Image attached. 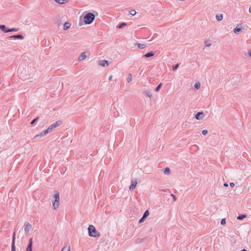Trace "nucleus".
<instances>
[{"label": "nucleus", "mask_w": 251, "mask_h": 251, "mask_svg": "<svg viewBox=\"0 0 251 251\" xmlns=\"http://www.w3.org/2000/svg\"><path fill=\"white\" fill-rule=\"evenodd\" d=\"M249 55L251 57V51L249 53Z\"/></svg>", "instance_id": "c03bdc74"}, {"label": "nucleus", "mask_w": 251, "mask_h": 251, "mask_svg": "<svg viewBox=\"0 0 251 251\" xmlns=\"http://www.w3.org/2000/svg\"><path fill=\"white\" fill-rule=\"evenodd\" d=\"M226 223V220L225 218H223L222 219L221 221V224L222 225H225Z\"/></svg>", "instance_id": "2f4dec72"}, {"label": "nucleus", "mask_w": 251, "mask_h": 251, "mask_svg": "<svg viewBox=\"0 0 251 251\" xmlns=\"http://www.w3.org/2000/svg\"><path fill=\"white\" fill-rule=\"evenodd\" d=\"M61 251H70V246H65L63 248V249H62Z\"/></svg>", "instance_id": "6ab92c4d"}, {"label": "nucleus", "mask_w": 251, "mask_h": 251, "mask_svg": "<svg viewBox=\"0 0 251 251\" xmlns=\"http://www.w3.org/2000/svg\"><path fill=\"white\" fill-rule=\"evenodd\" d=\"M249 11L250 13H251V7H250Z\"/></svg>", "instance_id": "37998d69"}, {"label": "nucleus", "mask_w": 251, "mask_h": 251, "mask_svg": "<svg viewBox=\"0 0 251 251\" xmlns=\"http://www.w3.org/2000/svg\"><path fill=\"white\" fill-rule=\"evenodd\" d=\"M48 133H49V132H48L47 129H45V130H43V131H42L41 132H40L39 134L36 135L35 136V138H40V137H42L43 136H45V135H46Z\"/></svg>", "instance_id": "1a4fd4ad"}, {"label": "nucleus", "mask_w": 251, "mask_h": 251, "mask_svg": "<svg viewBox=\"0 0 251 251\" xmlns=\"http://www.w3.org/2000/svg\"><path fill=\"white\" fill-rule=\"evenodd\" d=\"M145 93L146 94V95L149 97L150 98H151L152 97V94H151V91L150 90H147L145 92Z\"/></svg>", "instance_id": "f3484780"}, {"label": "nucleus", "mask_w": 251, "mask_h": 251, "mask_svg": "<svg viewBox=\"0 0 251 251\" xmlns=\"http://www.w3.org/2000/svg\"><path fill=\"white\" fill-rule=\"evenodd\" d=\"M11 251H16V247H15V244H14V243H12V246H11Z\"/></svg>", "instance_id": "c756f323"}, {"label": "nucleus", "mask_w": 251, "mask_h": 251, "mask_svg": "<svg viewBox=\"0 0 251 251\" xmlns=\"http://www.w3.org/2000/svg\"><path fill=\"white\" fill-rule=\"evenodd\" d=\"M171 196L173 198L174 201H176V197L175 195L172 194H171Z\"/></svg>", "instance_id": "c9c22d12"}, {"label": "nucleus", "mask_w": 251, "mask_h": 251, "mask_svg": "<svg viewBox=\"0 0 251 251\" xmlns=\"http://www.w3.org/2000/svg\"><path fill=\"white\" fill-rule=\"evenodd\" d=\"M208 131L207 130H203L201 132L203 135H206Z\"/></svg>", "instance_id": "e433bc0d"}, {"label": "nucleus", "mask_w": 251, "mask_h": 251, "mask_svg": "<svg viewBox=\"0 0 251 251\" xmlns=\"http://www.w3.org/2000/svg\"><path fill=\"white\" fill-rule=\"evenodd\" d=\"M136 12L135 10H131L130 11H129V14L132 15V16H134L136 14Z\"/></svg>", "instance_id": "cd10ccee"}, {"label": "nucleus", "mask_w": 251, "mask_h": 251, "mask_svg": "<svg viewBox=\"0 0 251 251\" xmlns=\"http://www.w3.org/2000/svg\"><path fill=\"white\" fill-rule=\"evenodd\" d=\"M15 233H14L12 238V243L15 244Z\"/></svg>", "instance_id": "f704fd0d"}, {"label": "nucleus", "mask_w": 251, "mask_h": 251, "mask_svg": "<svg viewBox=\"0 0 251 251\" xmlns=\"http://www.w3.org/2000/svg\"><path fill=\"white\" fill-rule=\"evenodd\" d=\"M32 239L30 238L29 240V242H28L27 247L26 249V251H32Z\"/></svg>", "instance_id": "6e6552de"}, {"label": "nucleus", "mask_w": 251, "mask_h": 251, "mask_svg": "<svg viewBox=\"0 0 251 251\" xmlns=\"http://www.w3.org/2000/svg\"><path fill=\"white\" fill-rule=\"evenodd\" d=\"M135 46L140 49H144L147 47L146 44L141 43H136L135 44Z\"/></svg>", "instance_id": "ddd939ff"}, {"label": "nucleus", "mask_w": 251, "mask_h": 251, "mask_svg": "<svg viewBox=\"0 0 251 251\" xmlns=\"http://www.w3.org/2000/svg\"><path fill=\"white\" fill-rule=\"evenodd\" d=\"M38 119H39V117H37L36 118L34 119L31 122L30 124L31 125L34 124L36 121H37L38 120Z\"/></svg>", "instance_id": "72a5a7b5"}, {"label": "nucleus", "mask_w": 251, "mask_h": 251, "mask_svg": "<svg viewBox=\"0 0 251 251\" xmlns=\"http://www.w3.org/2000/svg\"><path fill=\"white\" fill-rule=\"evenodd\" d=\"M70 26H71V23H70L69 22H66L64 24V27H63L64 30H66L68 29L69 28H70Z\"/></svg>", "instance_id": "dca6fc26"}, {"label": "nucleus", "mask_w": 251, "mask_h": 251, "mask_svg": "<svg viewBox=\"0 0 251 251\" xmlns=\"http://www.w3.org/2000/svg\"><path fill=\"white\" fill-rule=\"evenodd\" d=\"M18 30V29L16 28H12L11 29H8L9 32L17 31Z\"/></svg>", "instance_id": "473e14b6"}, {"label": "nucleus", "mask_w": 251, "mask_h": 251, "mask_svg": "<svg viewBox=\"0 0 251 251\" xmlns=\"http://www.w3.org/2000/svg\"><path fill=\"white\" fill-rule=\"evenodd\" d=\"M137 181L136 180L132 181L131 185L129 187V190L133 191L136 187L137 185Z\"/></svg>", "instance_id": "9b49d317"}, {"label": "nucleus", "mask_w": 251, "mask_h": 251, "mask_svg": "<svg viewBox=\"0 0 251 251\" xmlns=\"http://www.w3.org/2000/svg\"><path fill=\"white\" fill-rule=\"evenodd\" d=\"M229 185L231 187H233L235 186V184L233 182H230Z\"/></svg>", "instance_id": "58836bf2"}, {"label": "nucleus", "mask_w": 251, "mask_h": 251, "mask_svg": "<svg viewBox=\"0 0 251 251\" xmlns=\"http://www.w3.org/2000/svg\"><path fill=\"white\" fill-rule=\"evenodd\" d=\"M162 83H160L157 86V87L155 89V91L156 92H158L160 89H161V87H162Z\"/></svg>", "instance_id": "393cba45"}, {"label": "nucleus", "mask_w": 251, "mask_h": 251, "mask_svg": "<svg viewBox=\"0 0 251 251\" xmlns=\"http://www.w3.org/2000/svg\"><path fill=\"white\" fill-rule=\"evenodd\" d=\"M154 54H155L154 51H151V52H149L147 53V54H145L144 55V57H145L146 58H149V57L153 56L154 55Z\"/></svg>", "instance_id": "4468645a"}, {"label": "nucleus", "mask_w": 251, "mask_h": 251, "mask_svg": "<svg viewBox=\"0 0 251 251\" xmlns=\"http://www.w3.org/2000/svg\"><path fill=\"white\" fill-rule=\"evenodd\" d=\"M224 186L226 187H227L228 186V184L227 183H224Z\"/></svg>", "instance_id": "a19ab883"}, {"label": "nucleus", "mask_w": 251, "mask_h": 251, "mask_svg": "<svg viewBox=\"0 0 251 251\" xmlns=\"http://www.w3.org/2000/svg\"><path fill=\"white\" fill-rule=\"evenodd\" d=\"M31 225L28 222H25L24 224V230L25 234H28L30 229L31 228Z\"/></svg>", "instance_id": "39448f33"}, {"label": "nucleus", "mask_w": 251, "mask_h": 251, "mask_svg": "<svg viewBox=\"0 0 251 251\" xmlns=\"http://www.w3.org/2000/svg\"><path fill=\"white\" fill-rule=\"evenodd\" d=\"M132 80V75L129 73L128 75V77L127 78V82H130Z\"/></svg>", "instance_id": "4be33fe9"}, {"label": "nucleus", "mask_w": 251, "mask_h": 251, "mask_svg": "<svg viewBox=\"0 0 251 251\" xmlns=\"http://www.w3.org/2000/svg\"><path fill=\"white\" fill-rule=\"evenodd\" d=\"M200 83H196L195 85H194V87L195 88H196L197 89H198L200 88Z\"/></svg>", "instance_id": "7c9ffc66"}, {"label": "nucleus", "mask_w": 251, "mask_h": 251, "mask_svg": "<svg viewBox=\"0 0 251 251\" xmlns=\"http://www.w3.org/2000/svg\"><path fill=\"white\" fill-rule=\"evenodd\" d=\"M90 55V52L88 51H85L83 52L79 57L78 60L79 61L85 59L87 56Z\"/></svg>", "instance_id": "423d86ee"}, {"label": "nucleus", "mask_w": 251, "mask_h": 251, "mask_svg": "<svg viewBox=\"0 0 251 251\" xmlns=\"http://www.w3.org/2000/svg\"><path fill=\"white\" fill-rule=\"evenodd\" d=\"M241 31V28L238 27V26L235 27L234 29V32L236 34H238L239 33V32Z\"/></svg>", "instance_id": "a211bd4d"}, {"label": "nucleus", "mask_w": 251, "mask_h": 251, "mask_svg": "<svg viewBox=\"0 0 251 251\" xmlns=\"http://www.w3.org/2000/svg\"><path fill=\"white\" fill-rule=\"evenodd\" d=\"M205 115L203 112H199L196 115L195 118L198 120H200L204 118Z\"/></svg>", "instance_id": "0eeeda50"}, {"label": "nucleus", "mask_w": 251, "mask_h": 251, "mask_svg": "<svg viewBox=\"0 0 251 251\" xmlns=\"http://www.w3.org/2000/svg\"><path fill=\"white\" fill-rule=\"evenodd\" d=\"M216 19L218 21H220L223 19V16L222 15H217L216 16Z\"/></svg>", "instance_id": "412c9836"}, {"label": "nucleus", "mask_w": 251, "mask_h": 251, "mask_svg": "<svg viewBox=\"0 0 251 251\" xmlns=\"http://www.w3.org/2000/svg\"><path fill=\"white\" fill-rule=\"evenodd\" d=\"M89 235L91 237H98L100 236L99 232L97 231L93 225H90L88 227Z\"/></svg>", "instance_id": "f03ea898"}, {"label": "nucleus", "mask_w": 251, "mask_h": 251, "mask_svg": "<svg viewBox=\"0 0 251 251\" xmlns=\"http://www.w3.org/2000/svg\"><path fill=\"white\" fill-rule=\"evenodd\" d=\"M146 219L145 218H144L143 217H142V218H141L139 220V223H142Z\"/></svg>", "instance_id": "4c0bfd02"}, {"label": "nucleus", "mask_w": 251, "mask_h": 251, "mask_svg": "<svg viewBox=\"0 0 251 251\" xmlns=\"http://www.w3.org/2000/svg\"><path fill=\"white\" fill-rule=\"evenodd\" d=\"M56 2L59 4H63L66 2V0H54Z\"/></svg>", "instance_id": "aec40b11"}, {"label": "nucleus", "mask_w": 251, "mask_h": 251, "mask_svg": "<svg viewBox=\"0 0 251 251\" xmlns=\"http://www.w3.org/2000/svg\"><path fill=\"white\" fill-rule=\"evenodd\" d=\"M178 67H179V64H177L175 65H173L172 69H173V71H176L178 68Z\"/></svg>", "instance_id": "a878e982"}, {"label": "nucleus", "mask_w": 251, "mask_h": 251, "mask_svg": "<svg viewBox=\"0 0 251 251\" xmlns=\"http://www.w3.org/2000/svg\"><path fill=\"white\" fill-rule=\"evenodd\" d=\"M112 78V75H110V77H109V80H111Z\"/></svg>", "instance_id": "79ce46f5"}, {"label": "nucleus", "mask_w": 251, "mask_h": 251, "mask_svg": "<svg viewBox=\"0 0 251 251\" xmlns=\"http://www.w3.org/2000/svg\"><path fill=\"white\" fill-rule=\"evenodd\" d=\"M99 65L105 67L108 65V63L107 60H104L100 61L99 63Z\"/></svg>", "instance_id": "f8f14e48"}, {"label": "nucleus", "mask_w": 251, "mask_h": 251, "mask_svg": "<svg viewBox=\"0 0 251 251\" xmlns=\"http://www.w3.org/2000/svg\"><path fill=\"white\" fill-rule=\"evenodd\" d=\"M62 124V121L61 120H58L55 122L54 123L51 124L47 129L49 133L51 132L53 129L59 126H60Z\"/></svg>", "instance_id": "20e7f679"}, {"label": "nucleus", "mask_w": 251, "mask_h": 251, "mask_svg": "<svg viewBox=\"0 0 251 251\" xmlns=\"http://www.w3.org/2000/svg\"><path fill=\"white\" fill-rule=\"evenodd\" d=\"M10 38L11 39H19L22 40L24 39V36L21 34H17V35H12V36H10Z\"/></svg>", "instance_id": "9d476101"}, {"label": "nucleus", "mask_w": 251, "mask_h": 251, "mask_svg": "<svg viewBox=\"0 0 251 251\" xmlns=\"http://www.w3.org/2000/svg\"><path fill=\"white\" fill-rule=\"evenodd\" d=\"M126 23H122V24H121L120 25H119L118 27L120 28H123V27L126 26Z\"/></svg>", "instance_id": "bb28decb"}, {"label": "nucleus", "mask_w": 251, "mask_h": 251, "mask_svg": "<svg viewBox=\"0 0 251 251\" xmlns=\"http://www.w3.org/2000/svg\"><path fill=\"white\" fill-rule=\"evenodd\" d=\"M0 29L5 33L8 32V29H7L5 25H0Z\"/></svg>", "instance_id": "2eb2a0df"}, {"label": "nucleus", "mask_w": 251, "mask_h": 251, "mask_svg": "<svg viewBox=\"0 0 251 251\" xmlns=\"http://www.w3.org/2000/svg\"><path fill=\"white\" fill-rule=\"evenodd\" d=\"M247 251V250H245V249H243V250H242V251Z\"/></svg>", "instance_id": "a18cd8bd"}, {"label": "nucleus", "mask_w": 251, "mask_h": 251, "mask_svg": "<svg viewBox=\"0 0 251 251\" xmlns=\"http://www.w3.org/2000/svg\"><path fill=\"white\" fill-rule=\"evenodd\" d=\"M170 169L168 167L166 168L164 170V174L166 175H168L170 173Z\"/></svg>", "instance_id": "b1692460"}, {"label": "nucleus", "mask_w": 251, "mask_h": 251, "mask_svg": "<svg viewBox=\"0 0 251 251\" xmlns=\"http://www.w3.org/2000/svg\"><path fill=\"white\" fill-rule=\"evenodd\" d=\"M95 18V16L93 13H87L84 15L83 21L85 24L90 25L94 21Z\"/></svg>", "instance_id": "f257e3e1"}, {"label": "nucleus", "mask_w": 251, "mask_h": 251, "mask_svg": "<svg viewBox=\"0 0 251 251\" xmlns=\"http://www.w3.org/2000/svg\"><path fill=\"white\" fill-rule=\"evenodd\" d=\"M53 198L54 201L52 202V206L54 209H56L59 207L60 203L59 194L58 192L54 191Z\"/></svg>", "instance_id": "7ed1b4c3"}, {"label": "nucleus", "mask_w": 251, "mask_h": 251, "mask_svg": "<svg viewBox=\"0 0 251 251\" xmlns=\"http://www.w3.org/2000/svg\"><path fill=\"white\" fill-rule=\"evenodd\" d=\"M149 214L150 213H149V211L147 210L144 213V215H143V217H144V218L146 219L147 218V217L149 215Z\"/></svg>", "instance_id": "5701e85b"}, {"label": "nucleus", "mask_w": 251, "mask_h": 251, "mask_svg": "<svg viewBox=\"0 0 251 251\" xmlns=\"http://www.w3.org/2000/svg\"><path fill=\"white\" fill-rule=\"evenodd\" d=\"M246 217V216L244 215H241L237 217V219L238 220H243L244 218Z\"/></svg>", "instance_id": "c85d7f7f"}, {"label": "nucleus", "mask_w": 251, "mask_h": 251, "mask_svg": "<svg viewBox=\"0 0 251 251\" xmlns=\"http://www.w3.org/2000/svg\"><path fill=\"white\" fill-rule=\"evenodd\" d=\"M211 45V44L210 43L206 44V45H205L206 47H209Z\"/></svg>", "instance_id": "ea45409f"}]
</instances>
